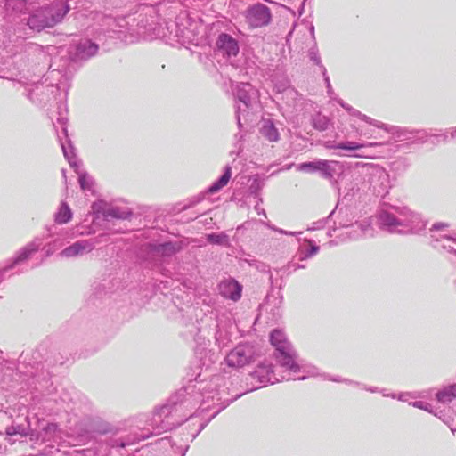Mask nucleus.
I'll use <instances>...</instances> for the list:
<instances>
[{"instance_id":"nucleus-1","label":"nucleus","mask_w":456,"mask_h":456,"mask_svg":"<svg viewBox=\"0 0 456 456\" xmlns=\"http://www.w3.org/2000/svg\"><path fill=\"white\" fill-rule=\"evenodd\" d=\"M48 54L43 47L15 33L12 28H0V79L17 80L27 85L22 93L36 105H46L63 92L68 94L73 73L65 61L61 67L49 69L44 81L28 84L39 66L45 68Z\"/></svg>"},{"instance_id":"nucleus-2","label":"nucleus","mask_w":456,"mask_h":456,"mask_svg":"<svg viewBox=\"0 0 456 456\" xmlns=\"http://www.w3.org/2000/svg\"><path fill=\"white\" fill-rule=\"evenodd\" d=\"M202 373H198L194 381L173 394L161 406L155 408V420L160 423L161 430H172L181 426L184 421L192 419L191 413L200 403H208L209 401L218 402L220 407L211 415L208 421L200 424L199 429L191 435V441L207 427L208 422L214 419L221 411L225 409L230 403L242 395L237 394L231 398H224L225 389L222 387L221 382L224 379L221 376H212L209 380L206 377L201 378Z\"/></svg>"},{"instance_id":"nucleus-3","label":"nucleus","mask_w":456,"mask_h":456,"mask_svg":"<svg viewBox=\"0 0 456 456\" xmlns=\"http://www.w3.org/2000/svg\"><path fill=\"white\" fill-rule=\"evenodd\" d=\"M354 179L376 196H385L390 186V175L381 167L371 163L357 164Z\"/></svg>"},{"instance_id":"nucleus-4","label":"nucleus","mask_w":456,"mask_h":456,"mask_svg":"<svg viewBox=\"0 0 456 456\" xmlns=\"http://www.w3.org/2000/svg\"><path fill=\"white\" fill-rule=\"evenodd\" d=\"M69 10L70 6L67 2L40 6L29 13L27 25L32 31L41 32L61 22Z\"/></svg>"},{"instance_id":"nucleus-5","label":"nucleus","mask_w":456,"mask_h":456,"mask_svg":"<svg viewBox=\"0 0 456 456\" xmlns=\"http://www.w3.org/2000/svg\"><path fill=\"white\" fill-rule=\"evenodd\" d=\"M235 119L239 130L243 128L242 120L249 114L254 100L257 98V90L250 83H239L234 91Z\"/></svg>"},{"instance_id":"nucleus-6","label":"nucleus","mask_w":456,"mask_h":456,"mask_svg":"<svg viewBox=\"0 0 456 456\" xmlns=\"http://www.w3.org/2000/svg\"><path fill=\"white\" fill-rule=\"evenodd\" d=\"M63 134L65 135V142H63L60 137L63 155L69 163L71 168H73L77 174L78 183L81 190L84 191H92L94 186V180L86 171L80 170L82 162L77 158L76 148L74 147L71 140L68 138L66 128H63Z\"/></svg>"},{"instance_id":"nucleus-7","label":"nucleus","mask_w":456,"mask_h":456,"mask_svg":"<svg viewBox=\"0 0 456 456\" xmlns=\"http://www.w3.org/2000/svg\"><path fill=\"white\" fill-rule=\"evenodd\" d=\"M378 128L390 134L396 142H405V145L424 144L428 142L429 134L424 129H409L396 126H390L379 121Z\"/></svg>"},{"instance_id":"nucleus-8","label":"nucleus","mask_w":456,"mask_h":456,"mask_svg":"<svg viewBox=\"0 0 456 456\" xmlns=\"http://www.w3.org/2000/svg\"><path fill=\"white\" fill-rule=\"evenodd\" d=\"M402 206H395L392 204H384L380 208L375 216L377 226L384 232L389 233H400L403 231L401 216L399 215V209Z\"/></svg>"},{"instance_id":"nucleus-9","label":"nucleus","mask_w":456,"mask_h":456,"mask_svg":"<svg viewBox=\"0 0 456 456\" xmlns=\"http://www.w3.org/2000/svg\"><path fill=\"white\" fill-rule=\"evenodd\" d=\"M259 355L260 352L256 345L240 343L227 354L225 362L232 368H243L256 362Z\"/></svg>"},{"instance_id":"nucleus-10","label":"nucleus","mask_w":456,"mask_h":456,"mask_svg":"<svg viewBox=\"0 0 456 456\" xmlns=\"http://www.w3.org/2000/svg\"><path fill=\"white\" fill-rule=\"evenodd\" d=\"M151 426L152 427V431H148L147 433L142 432V433H134V434H127L126 436H120V437H110L107 444L110 448H121L125 449L126 446L137 444L141 441H143L147 438H149L151 436L159 435L163 432H167L168 430H161L157 431L159 428L160 423L159 421L155 420V410L153 411V416L151 420Z\"/></svg>"},{"instance_id":"nucleus-11","label":"nucleus","mask_w":456,"mask_h":456,"mask_svg":"<svg viewBox=\"0 0 456 456\" xmlns=\"http://www.w3.org/2000/svg\"><path fill=\"white\" fill-rule=\"evenodd\" d=\"M273 357L276 363L284 370L291 373H300L303 369V361L292 345L286 347L280 346L277 351L273 352Z\"/></svg>"},{"instance_id":"nucleus-12","label":"nucleus","mask_w":456,"mask_h":456,"mask_svg":"<svg viewBox=\"0 0 456 456\" xmlns=\"http://www.w3.org/2000/svg\"><path fill=\"white\" fill-rule=\"evenodd\" d=\"M399 215L401 216V228H403L401 234H420L425 231L428 222L422 218L420 214L402 206Z\"/></svg>"},{"instance_id":"nucleus-13","label":"nucleus","mask_w":456,"mask_h":456,"mask_svg":"<svg viewBox=\"0 0 456 456\" xmlns=\"http://www.w3.org/2000/svg\"><path fill=\"white\" fill-rule=\"evenodd\" d=\"M245 18L250 27L262 28L272 22L273 15L271 9L267 5L262 3H256L247 8Z\"/></svg>"},{"instance_id":"nucleus-14","label":"nucleus","mask_w":456,"mask_h":456,"mask_svg":"<svg viewBox=\"0 0 456 456\" xmlns=\"http://www.w3.org/2000/svg\"><path fill=\"white\" fill-rule=\"evenodd\" d=\"M42 246V240L36 238L31 242L18 250L15 256L9 259L4 267L0 269V282L4 280V275L17 265L27 261L34 253L37 252Z\"/></svg>"},{"instance_id":"nucleus-15","label":"nucleus","mask_w":456,"mask_h":456,"mask_svg":"<svg viewBox=\"0 0 456 456\" xmlns=\"http://www.w3.org/2000/svg\"><path fill=\"white\" fill-rule=\"evenodd\" d=\"M273 365L271 362H265L258 363L255 370L249 373L252 380H256L258 386L252 387L248 391H253L267 384H275L281 379L277 378L274 373Z\"/></svg>"},{"instance_id":"nucleus-16","label":"nucleus","mask_w":456,"mask_h":456,"mask_svg":"<svg viewBox=\"0 0 456 456\" xmlns=\"http://www.w3.org/2000/svg\"><path fill=\"white\" fill-rule=\"evenodd\" d=\"M333 161L315 159L313 161L302 162L297 166V170L305 173H320L322 177L332 180L335 173V168L332 166Z\"/></svg>"},{"instance_id":"nucleus-17","label":"nucleus","mask_w":456,"mask_h":456,"mask_svg":"<svg viewBox=\"0 0 456 456\" xmlns=\"http://www.w3.org/2000/svg\"><path fill=\"white\" fill-rule=\"evenodd\" d=\"M146 254L150 259L155 257H171L178 253L182 247L177 241H164L161 243L149 242L146 244Z\"/></svg>"},{"instance_id":"nucleus-18","label":"nucleus","mask_w":456,"mask_h":456,"mask_svg":"<svg viewBox=\"0 0 456 456\" xmlns=\"http://www.w3.org/2000/svg\"><path fill=\"white\" fill-rule=\"evenodd\" d=\"M328 219L333 224V230L338 228L349 227L353 225L354 216L350 207L345 205L341 206V200L338 198L337 205L333 210L329 214Z\"/></svg>"},{"instance_id":"nucleus-19","label":"nucleus","mask_w":456,"mask_h":456,"mask_svg":"<svg viewBox=\"0 0 456 456\" xmlns=\"http://www.w3.org/2000/svg\"><path fill=\"white\" fill-rule=\"evenodd\" d=\"M219 294L225 299L237 302L241 298L243 286L232 277L222 280L217 286Z\"/></svg>"},{"instance_id":"nucleus-20","label":"nucleus","mask_w":456,"mask_h":456,"mask_svg":"<svg viewBox=\"0 0 456 456\" xmlns=\"http://www.w3.org/2000/svg\"><path fill=\"white\" fill-rule=\"evenodd\" d=\"M99 47V43H95L89 38H83L79 40L75 45V50L72 53L71 60L73 61H87L88 59L96 55Z\"/></svg>"},{"instance_id":"nucleus-21","label":"nucleus","mask_w":456,"mask_h":456,"mask_svg":"<svg viewBox=\"0 0 456 456\" xmlns=\"http://www.w3.org/2000/svg\"><path fill=\"white\" fill-rule=\"evenodd\" d=\"M86 426L91 432L100 436H118L121 430L119 427L111 424L98 416L88 418Z\"/></svg>"},{"instance_id":"nucleus-22","label":"nucleus","mask_w":456,"mask_h":456,"mask_svg":"<svg viewBox=\"0 0 456 456\" xmlns=\"http://www.w3.org/2000/svg\"><path fill=\"white\" fill-rule=\"evenodd\" d=\"M159 24L158 11L154 6L142 7L138 14V27L144 32H155Z\"/></svg>"},{"instance_id":"nucleus-23","label":"nucleus","mask_w":456,"mask_h":456,"mask_svg":"<svg viewBox=\"0 0 456 456\" xmlns=\"http://www.w3.org/2000/svg\"><path fill=\"white\" fill-rule=\"evenodd\" d=\"M216 49L226 57H235L240 52L239 42L232 35L222 32L216 40Z\"/></svg>"},{"instance_id":"nucleus-24","label":"nucleus","mask_w":456,"mask_h":456,"mask_svg":"<svg viewBox=\"0 0 456 456\" xmlns=\"http://www.w3.org/2000/svg\"><path fill=\"white\" fill-rule=\"evenodd\" d=\"M94 248V242L89 240H80L62 249L60 256L66 258L81 256L91 252Z\"/></svg>"},{"instance_id":"nucleus-25","label":"nucleus","mask_w":456,"mask_h":456,"mask_svg":"<svg viewBox=\"0 0 456 456\" xmlns=\"http://www.w3.org/2000/svg\"><path fill=\"white\" fill-rule=\"evenodd\" d=\"M115 283L112 280L103 279L93 285V294L90 297V302L96 305L97 300H102L105 297L113 293Z\"/></svg>"},{"instance_id":"nucleus-26","label":"nucleus","mask_w":456,"mask_h":456,"mask_svg":"<svg viewBox=\"0 0 456 456\" xmlns=\"http://www.w3.org/2000/svg\"><path fill=\"white\" fill-rule=\"evenodd\" d=\"M102 214L107 221L110 219L130 220L134 216V211L130 208L111 206L102 210Z\"/></svg>"},{"instance_id":"nucleus-27","label":"nucleus","mask_w":456,"mask_h":456,"mask_svg":"<svg viewBox=\"0 0 456 456\" xmlns=\"http://www.w3.org/2000/svg\"><path fill=\"white\" fill-rule=\"evenodd\" d=\"M231 177H232V167L227 164L224 167L223 174L208 187L206 192L208 194H214L216 192H218L224 186L227 185Z\"/></svg>"},{"instance_id":"nucleus-28","label":"nucleus","mask_w":456,"mask_h":456,"mask_svg":"<svg viewBox=\"0 0 456 456\" xmlns=\"http://www.w3.org/2000/svg\"><path fill=\"white\" fill-rule=\"evenodd\" d=\"M260 134L269 142H278L280 140V133L275 126L272 118L264 119L260 127Z\"/></svg>"},{"instance_id":"nucleus-29","label":"nucleus","mask_w":456,"mask_h":456,"mask_svg":"<svg viewBox=\"0 0 456 456\" xmlns=\"http://www.w3.org/2000/svg\"><path fill=\"white\" fill-rule=\"evenodd\" d=\"M381 145L382 144L379 143V142H370L368 144H365V143H360V142H356L346 141V142H341L338 143L328 142L326 147L330 148V149H339V150H344V151H349L360 150L364 147H377V146H381Z\"/></svg>"},{"instance_id":"nucleus-30","label":"nucleus","mask_w":456,"mask_h":456,"mask_svg":"<svg viewBox=\"0 0 456 456\" xmlns=\"http://www.w3.org/2000/svg\"><path fill=\"white\" fill-rule=\"evenodd\" d=\"M73 217V213L66 201H61L58 211L54 214V221L58 224L69 223Z\"/></svg>"},{"instance_id":"nucleus-31","label":"nucleus","mask_w":456,"mask_h":456,"mask_svg":"<svg viewBox=\"0 0 456 456\" xmlns=\"http://www.w3.org/2000/svg\"><path fill=\"white\" fill-rule=\"evenodd\" d=\"M269 341L274 347V351H277L280 346L286 347L291 345V343L288 341L285 333L280 329H274L270 332Z\"/></svg>"},{"instance_id":"nucleus-32","label":"nucleus","mask_w":456,"mask_h":456,"mask_svg":"<svg viewBox=\"0 0 456 456\" xmlns=\"http://www.w3.org/2000/svg\"><path fill=\"white\" fill-rule=\"evenodd\" d=\"M436 398L442 403H451L456 398V383L450 384L438 390L436 394Z\"/></svg>"},{"instance_id":"nucleus-33","label":"nucleus","mask_w":456,"mask_h":456,"mask_svg":"<svg viewBox=\"0 0 456 456\" xmlns=\"http://www.w3.org/2000/svg\"><path fill=\"white\" fill-rule=\"evenodd\" d=\"M305 242L309 245L308 248L300 247L298 249V259L300 261L313 257L320 251V247L311 239H305Z\"/></svg>"},{"instance_id":"nucleus-34","label":"nucleus","mask_w":456,"mask_h":456,"mask_svg":"<svg viewBox=\"0 0 456 456\" xmlns=\"http://www.w3.org/2000/svg\"><path fill=\"white\" fill-rule=\"evenodd\" d=\"M390 172L395 179L402 176L409 168L410 162L406 158H398L390 163Z\"/></svg>"},{"instance_id":"nucleus-35","label":"nucleus","mask_w":456,"mask_h":456,"mask_svg":"<svg viewBox=\"0 0 456 456\" xmlns=\"http://www.w3.org/2000/svg\"><path fill=\"white\" fill-rule=\"evenodd\" d=\"M330 123L331 121L330 118L325 115H322L321 113L314 114L311 117L312 126L319 132H324L328 130Z\"/></svg>"},{"instance_id":"nucleus-36","label":"nucleus","mask_w":456,"mask_h":456,"mask_svg":"<svg viewBox=\"0 0 456 456\" xmlns=\"http://www.w3.org/2000/svg\"><path fill=\"white\" fill-rule=\"evenodd\" d=\"M206 240L209 244L225 246L229 244V236L224 232H211L206 235Z\"/></svg>"},{"instance_id":"nucleus-37","label":"nucleus","mask_w":456,"mask_h":456,"mask_svg":"<svg viewBox=\"0 0 456 456\" xmlns=\"http://www.w3.org/2000/svg\"><path fill=\"white\" fill-rule=\"evenodd\" d=\"M28 423L27 426L23 424H12L5 428V434L10 436L20 435L21 437H25L28 435Z\"/></svg>"},{"instance_id":"nucleus-38","label":"nucleus","mask_w":456,"mask_h":456,"mask_svg":"<svg viewBox=\"0 0 456 456\" xmlns=\"http://www.w3.org/2000/svg\"><path fill=\"white\" fill-rule=\"evenodd\" d=\"M308 57L310 59V61L317 65L320 69H321V73L322 72V67H324V65L322 64V59H321V56H320V53H319V50H318V47L316 45V43H314V45L309 48L308 50Z\"/></svg>"},{"instance_id":"nucleus-39","label":"nucleus","mask_w":456,"mask_h":456,"mask_svg":"<svg viewBox=\"0 0 456 456\" xmlns=\"http://www.w3.org/2000/svg\"><path fill=\"white\" fill-rule=\"evenodd\" d=\"M348 114L350 116H353V117H356L358 118L359 119L373 126H378L379 121V120H376V119H373L368 116H366L365 114H362L361 111H359L358 110L353 108L352 110H349V112Z\"/></svg>"},{"instance_id":"nucleus-40","label":"nucleus","mask_w":456,"mask_h":456,"mask_svg":"<svg viewBox=\"0 0 456 456\" xmlns=\"http://www.w3.org/2000/svg\"><path fill=\"white\" fill-rule=\"evenodd\" d=\"M259 271L263 272V273H269V281H270V283H271V288L272 289H273L275 287H277L279 289V290H281V278H273V273H271L269 267L267 265H265V264H262L260 267H258Z\"/></svg>"},{"instance_id":"nucleus-41","label":"nucleus","mask_w":456,"mask_h":456,"mask_svg":"<svg viewBox=\"0 0 456 456\" xmlns=\"http://www.w3.org/2000/svg\"><path fill=\"white\" fill-rule=\"evenodd\" d=\"M264 187V182L259 177H255L248 187L250 194L258 196Z\"/></svg>"},{"instance_id":"nucleus-42","label":"nucleus","mask_w":456,"mask_h":456,"mask_svg":"<svg viewBox=\"0 0 456 456\" xmlns=\"http://www.w3.org/2000/svg\"><path fill=\"white\" fill-rule=\"evenodd\" d=\"M330 222V219H328V216L325 218L319 219L316 222H314L311 226L307 228L308 231H317L324 228L327 224Z\"/></svg>"},{"instance_id":"nucleus-43","label":"nucleus","mask_w":456,"mask_h":456,"mask_svg":"<svg viewBox=\"0 0 456 456\" xmlns=\"http://www.w3.org/2000/svg\"><path fill=\"white\" fill-rule=\"evenodd\" d=\"M326 379L330 380V381L337 382V383H346L347 385H354V386H360L361 385L360 382L354 381V380L348 379H343L340 376H327Z\"/></svg>"},{"instance_id":"nucleus-44","label":"nucleus","mask_w":456,"mask_h":456,"mask_svg":"<svg viewBox=\"0 0 456 456\" xmlns=\"http://www.w3.org/2000/svg\"><path fill=\"white\" fill-rule=\"evenodd\" d=\"M322 75L324 82L326 84L327 93H328L329 95H331V94H333V90H332L330 80V77H329V76L327 74V69H326L325 67H322Z\"/></svg>"},{"instance_id":"nucleus-45","label":"nucleus","mask_w":456,"mask_h":456,"mask_svg":"<svg viewBox=\"0 0 456 456\" xmlns=\"http://www.w3.org/2000/svg\"><path fill=\"white\" fill-rule=\"evenodd\" d=\"M413 407L421 409L427 411H431L429 409L430 405L423 401H414L411 403Z\"/></svg>"},{"instance_id":"nucleus-46","label":"nucleus","mask_w":456,"mask_h":456,"mask_svg":"<svg viewBox=\"0 0 456 456\" xmlns=\"http://www.w3.org/2000/svg\"><path fill=\"white\" fill-rule=\"evenodd\" d=\"M447 227H449V224L444 223V222H436L432 224V226L429 230H430V232L441 231Z\"/></svg>"},{"instance_id":"nucleus-47","label":"nucleus","mask_w":456,"mask_h":456,"mask_svg":"<svg viewBox=\"0 0 456 456\" xmlns=\"http://www.w3.org/2000/svg\"><path fill=\"white\" fill-rule=\"evenodd\" d=\"M359 387H362L363 389H365L366 391H369L370 393H382V394H385L384 393V390H379L377 387H367L363 384H361Z\"/></svg>"},{"instance_id":"nucleus-48","label":"nucleus","mask_w":456,"mask_h":456,"mask_svg":"<svg viewBox=\"0 0 456 456\" xmlns=\"http://www.w3.org/2000/svg\"><path fill=\"white\" fill-rule=\"evenodd\" d=\"M43 249H44V251H45V257H49V256H51L53 254V252H54V248H53V247H52L51 245H48V246H46V247H44V248H43Z\"/></svg>"},{"instance_id":"nucleus-49","label":"nucleus","mask_w":456,"mask_h":456,"mask_svg":"<svg viewBox=\"0 0 456 456\" xmlns=\"http://www.w3.org/2000/svg\"><path fill=\"white\" fill-rule=\"evenodd\" d=\"M383 396H390L392 398H397L398 400L400 401H404V394H400L398 395H396L395 394H383Z\"/></svg>"},{"instance_id":"nucleus-50","label":"nucleus","mask_w":456,"mask_h":456,"mask_svg":"<svg viewBox=\"0 0 456 456\" xmlns=\"http://www.w3.org/2000/svg\"><path fill=\"white\" fill-rule=\"evenodd\" d=\"M301 268H305V265H304L296 264V263H291L289 265V269L290 271H297V269H301Z\"/></svg>"},{"instance_id":"nucleus-51","label":"nucleus","mask_w":456,"mask_h":456,"mask_svg":"<svg viewBox=\"0 0 456 456\" xmlns=\"http://www.w3.org/2000/svg\"><path fill=\"white\" fill-rule=\"evenodd\" d=\"M354 187H352L351 189L348 190L347 192H346L344 195H343V200H350L351 198L354 196Z\"/></svg>"},{"instance_id":"nucleus-52","label":"nucleus","mask_w":456,"mask_h":456,"mask_svg":"<svg viewBox=\"0 0 456 456\" xmlns=\"http://www.w3.org/2000/svg\"><path fill=\"white\" fill-rule=\"evenodd\" d=\"M63 128H66L68 130V128L66 126V123H63V126L61 127V134H58V139H60V137H61L62 139V141L65 142V135L63 134ZM67 135H68V138L70 140L68 134H67ZM59 142L61 143V140H59Z\"/></svg>"},{"instance_id":"nucleus-53","label":"nucleus","mask_w":456,"mask_h":456,"mask_svg":"<svg viewBox=\"0 0 456 456\" xmlns=\"http://www.w3.org/2000/svg\"><path fill=\"white\" fill-rule=\"evenodd\" d=\"M106 32L102 30L100 32L97 33V37H96V39L99 41V42H102L103 37H106Z\"/></svg>"},{"instance_id":"nucleus-54","label":"nucleus","mask_w":456,"mask_h":456,"mask_svg":"<svg viewBox=\"0 0 456 456\" xmlns=\"http://www.w3.org/2000/svg\"><path fill=\"white\" fill-rule=\"evenodd\" d=\"M442 238L446 239L448 240L453 241L456 243V233L453 235H444Z\"/></svg>"},{"instance_id":"nucleus-55","label":"nucleus","mask_w":456,"mask_h":456,"mask_svg":"<svg viewBox=\"0 0 456 456\" xmlns=\"http://www.w3.org/2000/svg\"><path fill=\"white\" fill-rule=\"evenodd\" d=\"M332 184L338 190V197L340 198V196L342 195V191H341V188L338 185V181H334L332 183Z\"/></svg>"},{"instance_id":"nucleus-56","label":"nucleus","mask_w":456,"mask_h":456,"mask_svg":"<svg viewBox=\"0 0 456 456\" xmlns=\"http://www.w3.org/2000/svg\"><path fill=\"white\" fill-rule=\"evenodd\" d=\"M442 247L444 249H445L446 251L452 253V254H453V250H456L453 247H452L450 245L449 246L443 245Z\"/></svg>"},{"instance_id":"nucleus-57","label":"nucleus","mask_w":456,"mask_h":456,"mask_svg":"<svg viewBox=\"0 0 456 456\" xmlns=\"http://www.w3.org/2000/svg\"><path fill=\"white\" fill-rule=\"evenodd\" d=\"M272 229H273V230H274V231H276V232H279V233H281V234H286V235H287V234H289V233H288V231H285V230L281 229V228L272 227Z\"/></svg>"},{"instance_id":"nucleus-58","label":"nucleus","mask_w":456,"mask_h":456,"mask_svg":"<svg viewBox=\"0 0 456 456\" xmlns=\"http://www.w3.org/2000/svg\"><path fill=\"white\" fill-rule=\"evenodd\" d=\"M433 136L436 137V138H440L441 137V138H443L444 142H446L447 139H448V135L444 134H436V135H433Z\"/></svg>"},{"instance_id":"nucleus-59","label":"nucleus","mask_w":456,"mask_h":456,"mask_svg":"<svg viewBox=\"0 0 456 456\" xmlns=\"http://www.w3.org/2000/svg\"><path fill=\"white\" fill-rule=\"evenodd\" d=\"M27 360V355L24 354V353H22L20 355V358H19V362L21 363L22 362H26Z\"/></svg>"},{"instance_id":"nucleus-60","label":"nucleus","mask_w":456,"mask_h":456,"mask_svg":"<svg viewBox=\"0 0 456 456\" xmlns=\"http://www.w3.org/2000/svg\"><path fill=\"white\" fill-rule=\"evenodd\" d=\"M347 113L349 112V110H352L353 107L351 105H349L348 103H345L344 106L342 107Z\"/></svg>"},{"instance_id":"nucleus-61","label":"nucleus","mask_w":456,"mask_h":456,"mask_svg":"<svg viewBox=\"0 0 456 456\" xmlns=\"http://www.w3.org/2000/svg\"><path fill=\"white\" fill-rule=\"evenodd\" d=\"M234 137H235V140L237 141V142H240V141L243 139V134H236L234 135Z\"/></svg>"},{"instance_id":"nucleus-62","label":"nucleus","mask_w":456,"mask_h":456,"mask_svg":"<svg viewBox=\"0 0 456 456\" xmlns=\"http://www.w3.org/2000/svg\"><path fill=\"white\" fill-rule=\"evenodd\" d=\"M336 230H333V226L329 229V231L327 232V236L328 237H332L333 236V232H335Z\"/></svg>"},{"instance_id":"nucleus-63","label":"nucleus","mask_w":456,"mask_h":456,"mask_svg":"<svg viewBox=\"0 0 456 456\" xmlns=\"http://www.w3.org/2000/svg\"><path fill=\"white\" fill-rule=\"evenodd\" d=\"M338 104L342 108L344 104L346 103L342 99L338 98L336 100Z\"/></svg>"},{"instance_id":"nucleus-64","label":"nucleus","mask_w":456,"mask_h":456,"mask_svg":"<svg viewBox=\"0 0 456 456\" xmlns=\"http://www.w3.org/2000/svg\"><path fill=\"white\" fill-rule=\"evenodd\" d=\"M451 137L456 139V127L451 131Z\"/></svg>"}]
</instances>
